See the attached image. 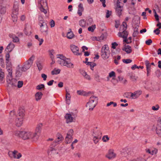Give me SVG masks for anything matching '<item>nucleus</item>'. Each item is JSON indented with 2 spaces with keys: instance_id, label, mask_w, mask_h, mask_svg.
<instances>
[{
  "instance_id": "nucleus-6",
  "label": "nucleus",
  "mask_w": 161,
  "mask_h": 161,
  "mask_svg": "<svg viewBox=\"0 0 161 161\" xmlns=\"http://www.w3.org/2000/svg\"><path fill=\"white\" fill-rule=\"evenodd\" d=\"M57 138L53 142L52 145L53 147H55L57 144L61 142L64 139L62 136L59 133H58L56 135Z\"/></svg>"
},
{
  "instance_id": "nucleus-37",
  "label": "nucleus",
  "mask_w": 161,
  "mask_h": 161,
  "mask_svg": "<svg viewBox=\"0 0 161 161\" xmlns=\"http://www.w3.org/2000/svg\"><path fill=\"white\" fill-rule=\"evenodd\" d=\"M154 11L155 13L154 16L155 17V19L157 21H159V16L157 14L155 10H154Z\"/></svg>"
},
{
  "instance_id": "nucleus-25",
  "label": "nucleus",
  "mask_w": 161,
  "mask_h": 161,
  "mask_svg": "<svg viewBox=\"0 0 161 161\" xmlns=\"http://www.w3.org/2000/svg\"><path fill=\"white\" fill-rule=\"evenodd\" d=\"M67 37L68 38L72 39L74 37V35L72 32H69L67 34Z\"/></svg>"
},
{
  "instance_id": "nucleus-24",
  "label": "nucleus",
  "mask_w": 161,
  "mask_h": 161,
  "mask_svg": "<svg viewBox=\"0 0 161 161\" xmlns=\"http://www.w3.org/2000/svg\"><path fill=\"white\" fill-rule=\"evenodd\" d=\"M115 73L114 71H112L109 73L108 76L107 77V80H109V78L113 77H115Z\"/></svg>"
},
{
  "instance_id": "nucleus-55",
  "label": "nucleus",
  "mask_w": 161,
  "mask_h": 161,
  "mask_svg": "<svg viewBox=\"0 0 161 161\" xmlns=\"http://www.w3.org/2000/svg\"><path fill=\"white\" fill-rule=\"evenodd\" d=\"M113 103H114V102L111 101L110 102L108 103L107 104V106H109L110 105L113 104Z\"/></svg>"
},
{
  "instance_id": "nucleus-26",
  "label": "nucleus",
  "mask_w": 161,
  "mask_h": 161,
  "mask_svg": "<svg viewBox=\"0 0 161 161\" xmlns=\"http://www.w3.org/2000/svg\"><path fill=\"white\" fill-rule=\"evenodd\" d=\"M35 96L36 100H38L42 98V94L41 92H37Z\"/></svg>"
},
{
  "instance_id": "nucleus-11",
  "label": "nucleus",
  "mask_w": 161,
  "mask_h": 161,
  "mask_svg": "<svg viewBox=\"0 0 161 161\" xmlns=\"http://www.w3.org/2000/svg\"><path fill=\"white\" fill-rule=\"evenodd\" d=\"M131 150V149L130 148H125L121 151V154L123 156H126L127 155L130 153Z\"/></svg>"
},
{
  "instance_id": "nucleus-50",
  "label": "nucleus",
  "mask_w": 161,
  "mask_h": 161,
  "mask_svg": "<svg viewBox=\"0 0 161 161\" xmlns=\"http://www.w3.org/2000/svg\"><path fill=\"white\" fill-rule=\"evenodd\" d=\"M131 69L132 70H134L135 69H139L138 66H137L136 65L134 64L131 67Z\"/></svg>"
},
{
  "instance_id": "nucleus-31",
  "label": "nucleus",
  "mask_w": 161,
  "mask_h": 161,
  "mask_svg": "<svg viewBox=\"0 0 161 161\" xmlns=\"http://www.w3.org/2000/svg\"><path fill=\"white\" fill-rule=\"evenodd\" d=\"M101 134V133H100V131L99 130H97L96 131H95V132H94V131L93 132V134L92 135L94 134V135L96 136H100Z\"/></svg>"
},
{
  "instance_id": "nucleus-15",
  "label": "nucleus",
  "mask_w": 161,
  "mask_h": 161,
  "mask_svg": "<svg viewBox=\"0 0 161 161\" xmlns=\"http://www.w3.org/2000/svg\"><path fill=\"white\" fill-rule=\"evenodd\" d=\"M84 8L82 3H80L78 6V10L77 13L80 16H81L82 15V12L83 11Z\"/></svg>"
},
{
  "instance_id": "nucleus-7",
  "label": "nucleus",
  "mask_w": 161,
  "mask_h": 161,
  "mask_svg": "<svg viewBox=\"0 0 161 161\" xmlns=\"http://www.w3.org/2000/svg\"><path fill=\"white\" fill-rule=\"evenodd\" d=\"M116 154L114 152L113 149H109L108 152V153L106 155V157L109 159H112L115 158L116 157Z\"/></svg>"
},
{
  "instance_id": "nucleus-2",
  "label": "nucleus",
  "mask_w": 161,
  "mask_h": 161,
  "mask_svg": "<svg viewBox=\"0 0 161 161\" xmlns=\"http://www.w3.org/2000/svg\"><path fill=\"white\" fill-rule=\"evenodd\" d=\"M98 98L97 97L92 96L90 97L89 102L87 103L86 106L90 110H92L96 105Z\"/></svg>"
},
{
  "instance_id": "nucleus-4",
  "label": "nucleus",
  "mask_w": 161,
  "mask_h": 161,
  "mask_svg": "<svg viewBox=\"0 0 161 161\" xmlns=\"http://www.w3.org/2000/svg\"><path fill=\"white\" fill-rule=\"evenodd\" d=\"M127 29V23L125 21H124L120 27L119 31L120 32L118 34V36H122L124 37H126L127 36H128V32L126 31Z\"/></svg>"
},
{
  "instance_id": "nucleus-38",
  "label": "nucleus",
  "mask_w": 161,
  "mask_h": 161,
  "mask_svg": "<svg viewBox=\"0 0 161 161\" xmlns=\"http://www.w3.org/2000/svg\"><path fill=\"white\" fill-rule=\"evenodd\" d=\"M152 41L151 39H149L145 42V43L147 45H150L152 43Z\"/></svg>"
},
{
  "instance_id": "nucleus-36",
  "label": "nucleus",
  "mask_w": 161,
  "mask_h": 161,
  "mask_svg": "<svg viewBox=\"0 0 161 161\" xmlns=\"http://www.w3.org/2000/svg\"><path fill=\"white\" fill-rule=\"evenodd\" d=\"M94 78H95V80L96 81H100L99 76L98 74H96L95 75Z\"/></svg>"
},
{
  "instance_id": "nucleus-63",
  "label": "nucleus",
  "mask_w": 161,
  "mask_h": 161,
  "mask_svg": "<svg viewBox=\"0 0 161 161\" xmlns=\"http://www.w3.org/2000/svg\"><path fill=\"white\" fill-rule=\"evenodd\" d=\"M158 67L161 69V61H160L158 62Z\"/></svg>"
},
{
  "instance_id": "nucleus-44",
  "label": "nucleus",
  "mask_w": 161,
  "mask_h": 161,
  "mask_svg": "<svg viewBox=\"0 0 161 161\" xmlns=\"http://www.w3.org/2000/svg\"><path fill=\"white\" fill-rule=\"evenodd\" d=\"M131 93V92H126L124 94V96L126 97H129L130 96V97Z\"/></svg>"
},
{
  "instance_id": "nucleus-12",
  "label": "nucleus",
  "mask_w": 161,
  "mask_h": 161,
  "mask_svg": "<svg viewBox=\"0 0 161 161\" xmlns=\"http://www.w3.org/2000/svg\"><path fill=\"white\" fill-rule=\"evenodd\" d=\"M65 118L66 119V123H67L73 122L74 119V118L70 114H66L65 116Z\"/></svg>"
},
{
  "instance_id": "nucleus-19",
  "label": "nucleus",
  "mask_w": 161,
  "mask_h": 161,
  "mask_svg": "<svg viewBox=\"0 0 161 161\" xmlns=\"http://www.w3.org/2000/svg\"><path fill=\"white\" fill-rule=\"evenodd\" d=\"M144 63L146 66L147 75H148L149 73L150 72L151 65L149 61L148 60L145 61L144 62Z\"/></svg>"
},
{
  "instance_id": "nucleus-52",
  "label": "nucleus",
  "mask_w": 161,
  "mask_h": 161,
  "mask_svg": "<svg viewBox=\"0 0 161 161\" xmlns=\"http://www.w3.org/2000/svg\"><path fill=\"white\" fill-rule=\"evenodd\" d=\"M82 51L83 52L85 50V49H86V50H87L88 49V48L86 46H83L82 47Z\"/></svg>"
},
{
  "instance_id": "nucleus-64",
  "label": "nucleus",
  "mask_w": 161,
  "mask_h": 161,
  "mask_svg": "<svg viewBox=\"0 0 161 161\" xmlns=\"http://www.w3.org/2000/svg\"><path fill=\"white\" fill-rule=\"evenodd\" d=\"M158 54L161 55V49L159 48L158 51Z\"/></svg>"
},
{
  "instance_id": "nucleus-47",
  "label": "nucleus",
  "mask_w": 161,
  "mask_h": 161,
  "mask_svg": "<svg viewBox=\"0 0 161 161\" xmlns=\"http://www.w3.org/2000/svg\"><path fill=\"white\" fill-rule=\"evenodd\" d=\"M74 155L75 157H78L79 158H80L81 157V154L79 153H74Z\"/></svg>"
},
{
  "instance_id": "nucleus-20",
  "label": "nucleus",
  "mask_w": 161,
  "mask_h": 161,
  "mask_svg": "<svg viewBox=\"0 0 161 161\" xmlns=\"http://www.w3.org/2000/svg\"><path fill=\"white\" fill-rule=\"evenodd\" d=\"M92 136H93V142L95 144H97L101 139V136H96L94 135V134H92Z\"/></svg>"
},
{
  "instance_id": "nucleus-10",
  "label": "nucleus",
  "mask_w": 161,
  "mask_h": 161,
  "mask_svg": "<svg viewBox=\"0 0 161 161\" xmlns=\"http://www.w3.org/2000/svg\"><path fill=\"white\" fill-rule=\"evenodd\" d=\"M70 49L74 54L76 55H80V53L79 52V48L76 46L73 45H71L70 46Z\"/></svg>"
},
{
  "instance_id": "nucleus-33",
  "label": "nucleus",
  "mask_w": 161,
  "mask_h": 161,
  "mask_svg": "<svg viewBox=\"0 0 161 161\" xmlns=\"http://www.w3.org/2000/svg\"><path fill=\"white\" fill-rule=\"evenodd\" d=\"M158 152V149L156 148H154V149L151 151V154L153 155L156 154Z\"/></svg>"
},
{
  "instance_id": "nucleus-17",
  "label": "nucleus",
  "mask_w": 161,
  "mask_h": 161,
  "mask_svg": "<svg viewBox=\"0 0 161 161\" xmlns=\"http://www.w3.org/2000/svg\"><path fill=\"white\" fill-rule=\"evenodd\" d=\"M78 94L84 96H88L91 93L90 92H86L84 91L78 90L77 92Z\"/></svg>"
},
{
  "instance_id": "nucleus-22",
  "label": "nucleus",
  "mask_w": 161,
  "mask_h": 161,
  "mask_svg": "<svg viewBox=\"0 0 161 161\" xmlns=\"http://www.w3.org/2000/svg\"><path fill=\"white\" fill-rule=\"evenodd\" d=\"M60 72V69L57 68H54L53 69L51 72V74L53 75H57L59 74Z\"/></svg>"
},
{
  "instance_id": "nucleus-28",
  "label": "nucleus",
  "mask_w": 161,
  "mask_h": 161,
  "mask_svg": "<svg viewBox=\"0 0 161 161\" xmlns=\"http://www.w3.org/2000/svg\"><path fill=\"white\" fill-rule=\"evenodd\" d=\"M109 140L108 136L105 135L103 136L102 138V140L103 142H106Z\"/></svg>"
},
{
  "instance_id": "nucleus-61",
  "label": "nucleus",
  "mask_w": 161,
  "mask_h": 161,
  "mask_svg": "<svg viewBox=\"0 0 161 161\" xmlns=\"http://www.w3.org/2000/svg\"><path fill=\"white\" fill-rule=\"evenodd\" d=\"M89 55V53L88 52H85L84 55L85 56H87Z\"/></svg>"
},
{
  "instance_id": "nucleus-32",
  "label": "nucleus",
  "mask_w": 161,
  "mask_h": 161,
  "mask_svg": "<svg viewBox=\"0 0 161 161\" xmlns=\"http://www.w3.org/2000/svg\"><path fill=\"white\" fill-rule=\"evenodd\" d=\"M71 96L70 94L66 91V99L68 100H70Z\"/></svg>"
},
{
  "instance_id": "nucleus-57",
  "label": "nucleus",
  "mask_w": 161,
  "mask_h": 161,
  "mask_svg": "<svg viewBox=\"0 0 161 161\" xmlns=\"http://www.w3.org/2000/svg\"><path fill=\"white\" fill-rule=\"evenodd\" d=\"M142 16H144V19H145L146 18V13L145 12H142Z\"/></svg>"
},
{
  "instance_id": "nucleus-5",
  "label": "nucleus",
  "mask_w": 161,
  "mask_h": 161,
  "mask_svg": "<svg viewBox=\"0 0 161 161\" xmlns=\"http://www.w3.org/2000/svg\"><path fill=\"white\" fill-rule=\"evenodd\" d=\"M73 130L72 129L69 130L67 134V136L65 139L66 143L68 144L70 143L72 140V136L73 135Z\"/></svg>"
},
{
  "instance_id": "nucleus-29",
  "label": "nucleus",
  "mask_w": 161,
  "mask_h": 161,
  "mask_svg": "<svg viewBox=\"0 0 161 161\" xmlns=\"http://www.w3.org/2000/svg\"><path fill=\"white\" fill-rule=\"evenodd\" d=\"M122 61L123 63L127 64L130 63H131L132 61V60L130 59H123L122 60Z\"/></svg>"
},
{
  "instance_id": "nucleus-21",
  "label": "nucleus",
  "mask_w": 161,
  "mask_h": 161,
  "mask_svg": "<svg viewBox=\"0 0 161 161\" xmlns=\"http://www.w3.org/2000/svg\"><path fill=\"white\" fill-rule=\"evenodd\" d=\"M120 37H123L124 38L123 40V42H125L127 44H129L131 42V37H129L128 39H127V36L126 37H123V36H119Z\"/></svg>"
},
{
  "instance_id": "nucleus-58",
  "label": "nucleus",
  "mask_w": 161,
  "mask_h": 161,
  "mask_svg": "<svg viewBox=\"0 0 161 161\" xmlns=\"http://www.w3.org/2000/svg\"><path fill=\"white\" fill-rule=\"evenodd\" d=\"M157 26L158 27L159 29L161 28V23H159L157 25Z\"/></svg>"
},
{
  "instance_id": "nucleus-54",
  "label": "nucleus",
  "mask_w": 161,
  "mask_h": 161,
  "mask_svg": "<svg viewBox=\"0 0 161 161\" xmlns=\"http://www.w3.org/2000/svg\"><path fill=\"white\" fill-rule=\"evenodd\" d=\"M147 31V30L146 29H143L140 31V33H142L143 32H145Z\"/></svg>"
},
{
  "instance_id": "nucleus-8",
  "label": "nucleus",
  "mask_w": 161,
  "mask_h": 161,
  "mask_svg": "<svg viewBox=\"0 0 161 161\" xmlns=\"http://www.w3.org/2000/svg\"><path fill=\"white\" fill-rule=\"evenodd\" d=\"M156 132L158 135L161 137V118L158 121V124L156 129Z\"/></svg>"
},
{
  "instance_id": "nucleus-16",
  "label": "nucleus",
  "mask_w": 161,
  "mask_h": 161,
  "mask_svg": "<svg viewBox=\"0 0 161 161\" xmlns=\"http://www.w3.org/2000/svg\"><path fill=\"white\" fill-rule=\"evenodd\" d=\"M123 51H125L127 53H130L132 52L131 47L129 45L125 46L122 49Z\"/></svg>"
},
{
  "instance_id": "nucleus-39",
  "label": "nucleus",
  "mask_w": 161,
  "mask_h": 161,
  "mask_svg": "<svg viewBox=\"0 0 161 161\" xmlns=\"http://www.w3.org/2000/svg\"><path fill=\"white\" fill-rule=\"evenodd\" d=\"M118 46V44L117 43L114 42L112 43V48L113 49H115L116 47Z\"/></svg>"
},
{
  "instance_id": "nucleus-56",
  "label": "nucleus",
  "mask_w": 161,
  "mask_h": 161,
  "mask_svg": "<svg viewBox=\"0 0 161 161\" xmlns=\"http://www.w3.org/2000/svg\"><path fill=\"white\" fill-rule=\"evenodd\" d=\"M145 150L147 153H148L150 154H151V151L149 149H146Z\"/></svg>"
},
{
  "instance_id": "nucleus-41",
  "label": "nucleus",
  "mask_w": 161,
  "mask_h": 161,
  "mask_svg": "<svg viewBox=\"0 0 161 161\" xmlns=\"http://www.w3.org/2000/svg\"><path fill=\"white\" fill-rule=\"evenodd\" d=\"M96 65V64L95 63H92L90 65V69L92 70H93V68L94 66Z\"/></svg>"
},
{
  "instance_id": "nucleus-34",
  "label": "nucleus",
  "mask_w": 161,
  "mask_h": 161,
  "mask_svg": "<svg viewBox=\"0 0 161 161\" xmlns=\"http://www.w3.org/2000/svg\"><path fill=\"white\" fill-rule=\"evenodd\" d=\"M130 78L132 80V81H135L136 80L137 77L133 75H132L130 76Z\"/></svg>"
},
{
  "instance_id": "nucleus-49",
  "label": "nucleus",
  "mask_w": 161,
  "mask_h": 161,
  "mask_svg": "<svg viewBox=\"0 0 161 161\" xmlns=\"http://www.w3.org/2000/svg\"><path fill=\"white\" fill-rule=\"evenodd\" d=\"M55 22L53 20H51V27H54L55 26Z\"/></svg>"
},
{
  "instance_id": "nucleus-46",
  "label": "nucleus",
  "mask_w": 161,
  "mask_h": 161,
  "mask_svg": "<svg viewBox=\"0 0 161 161\" xmlns=\"http://www.w3.org/2000/svg\"><path fill=\"white\" fill-rule=\"evenodd\" d=\"M100 1L103 4V6L104 7H106V1L105 0H100Z\"/></svg>"
},
{
  "instance_id": "nucleus-23",
  "label": "nucleus",
  "mask_w": 161,
  "mask_h": 161,
  "mask_svg": "<svg viewBox=\"0 0 161 161\" xmlns=\"http://www.w3.org/2000/svg\"><path fill=\"white\" fill-rule=\"evenodd\" d=\"M79 25L82 27L85 26L86 25V21L84 19H81L79 21Z\"/></svg>"
},
{
  "instance_id": "nucleus-14",
  "label": "nucleus",
  "mask_w": 161,
  "mask_h": 161,
  "mask_svg": "<svg viewBox=\"0 0 161 161\" xmlns=\"http://www.w3.org/2000/svg\"><path fill=\"white\" fill-rule=\"evenodd\" d=\"M123 10V7L121 6L120 5H116V12L119 16H120L121 14V12Z\"/></svg>"
},
{
  "instance_id": "nucleus-18",
  "label": "nucleus",
  "mask_w": 161,
  "mask_h": 161,
  "mask_svg": "<svg viewBox=\"0 0 161 161\" xmlns=\"http://www.w3.org/2000/svg\"><path fill=\"white\" fill-rule=\"evenodd\" d=\"M138 27L139 26L137 25H136L135 27H134V32L132 35L133 37H136L139 34Z\"/></svg>"
},
{
  "instance_id": "nucleus-48",
  "label": "nucleus",
  "mask_w": 161,
  "mask_h": 161,
  "mask_svg": "<svg viewBox=\"0 0 161 161\" xmlns=\"http://www.w3.org/2000/svg\"><path fill=\"white\" fill-rule=\"evenodd\" d=\"M44 87V86L43 85H40L37 86V89H40L42 88H43Z\"/></svg>"
},
{
  "instance_id": "nucleus-40",
  "label": "nucleus",
  "mask_w": 161,
  "mask_h": 161,
  "mask_svg": "<svg viewBox=\"0 0 161 161\" xmlns=\"http://www.w3.org/2000/svg\"><path fill=\"white\" fill-rule=\"evenodd\" d=\"M52 50H51V59L52 60V63H51V64H53L55 62V59H54V58H53V57H52V55H52Z\"/></svg>"
},
{
  "instance_id": "nucleus-45",
  "label": "nucleus",
  "mask_w": 161,
  "mask_h": 161,
  "mask_svg": "<svg viewBox=\"0 0 161 161\" xmlns=\"http://www.w3.org/2000/svg\"><path fill=\"white\" fill-rule=\"evenodd\" d=\"M115 27L116 28H117L119 27V24L118 21H115Z\"/></svg>"
},
{
  "instance_id": "nucleus-53",
  "label": "nucleus",
  "mask_w": 161,
  "mask_h": 161,
  "mask_svg": "<svg viewBox=\"0 0 161 161\" xmlns=\"http://www.w3.org/2000/svg\"><path fill=\"white\" fill-rule=\"evenodd\" d=\"M88 3L89 4H92L93 3L94 1V0H86Z\"/></svg>"
},
{
  "instance_id": "nucleus-13",
  "label": "nucleus",
  "mask_w": 161,
  "mask_h": 161,
  "mask_svg": "<svg viewBox=\"0 0 161 161\" xmlns=\"http://www.w3.org/2000/svg\"><path fill=\"white\" fill-rule=\"evenodd\" d=\"M80 72L81 74L82 75L85 79L88 80H91V78L90 76L88 75L86 72L84 70L82 69H80Z\"/></svg>"
},
{
  "instance_id": "nucleus-62",
  "label": "nucleus",
  "mask_w": 161,
  "mask_h": 161,
  "mask_svg": "<svg viewBox=\"0 0 161 161\" xmlns=\"http://www.w3.org/2000/svg\"><path fill=\"white\" fill-rule=\"evenodd\" d=\"M42 77L44 79V80H45L46 79L47 76L45 74H42Z\"/></svg>"
},
{
  "instance_id": "nucleus-51",
  "label": "nucleus",
  "mask_w": 161,
  "mask_h": 161,
  "mask_svg": "<svg viewBox=\"0 0 161 161\" xmlns=\"http://www.w3.org/2000/svg\"><path fill=\"white\" fill-rule=\"evenodd\" d=\"M58 86L59 87H62L63 86V83L62 82H60L58 84Z\"/></svg>"
},
{
  "instance_id": "nucleus-59",
  "label": "nucleus",
  "mask_w": 161,
  "mask_h": 161,
  "mask_svg": "<svg viewBox=\"0 0 161 161\" xmlns=\"http://www.w3.org/2000/svg\"><path fill=\"white\" fill-rule=\"evenodd\" d=\"M14 42H18L19 41V39L17 37H15L14 38Z\"/></svg>"
},
{
  "instance_id": "nucleus-30",
  "label": "nucleus",
  "mask_w": 161,
  "mask_h": 161,
  "mask_svg": "<svg viewBox=\"0 0 161 161\" xmlns=\"http://www.w3.org/2000/svg\"><path fill=\"white\" fill-rule=\"evenodd\" d=\"M159 106L158 104H157L155 106H153L152 108V109L153 110L157 111L159 109Z\"/></svg>"
},
{
  "instance_id": "nucleus-9",
  "label": "nucleus",
  "mask_w": 161,
  "mask_h": 161,
  "mask_svg": "<svg viewBox=\"0 0 161 161\" xmlns=\"http://www.w3.org/2000/svg\"><path fill=\"white\" fill-rule=\"evenodd\" d=\"M142 92L141 90H138L135 91L133 93H131L130 97L132 99H136L138 98L141 94Z\"/></svg>"
},
{
  "instance_id": "nucleus-1",
  "label": "nucleus",
  "mask_w": 161,
  "mask_h": 161,
  "mask_svg": "<svg viewBox=\"0 0 161 161\" xmlns=\"http://www.w3.org/2000/svg\"><path fill=\"white\" fill-rule=\"evenodd\" d=\"M57 58H58L57 60L58 63L61 66H65L69 68L73 67V64L70 62V60L63 55H58Z\"/></svg>"
},
{
  "instance_id": "nucleus-60",
  "label": "nucleus",
  "mask_w": 161,
  "mask_h": 161,
  "mask_svg": "<svg viewBox=\"0 0 161 161\" xmlns=\"http://www.w3.org/2000/svg\"><path fill=\"white\" fill-rule=\"evenodd\" d=\"M128 105V104L127 103H125V104H124L123 103H122L120 104V106L122 107H126Z\"/></svg>"
},
{
  "instance_id": "nucleus-43",
  "label": "nucleus",
  "mask_w": 161,
  "mask_h": 161,
  "mask_svg": "<svg viewBox=\"0 0 161 161\" xmlns=\"http://www.w3.org/2000/svg\"><path fill=\"white\" fill-rule=\"evenodd\" d=\"M154 33H155L156 35H158L160 32V31L159 30V29L158 28L156 29V30H154L153 31Z\"/></svg>"
},
{
  "instance_id": "nucleus-3",
  "label": "nucleus",
  "mask_w": 161,
  "mask_h": 161,
  "mask_svg": "<svg viewBox=\"0 0 161 161\" xmlns=\"http://www.w3.org/2000/svg\"><path fill=\"white\" fill-rule=\"evenodd\" d=\"M101 51L102 58L104 59L108 58L110 55V51L108 46L107 45H104L102 47Z\"/></svg>"
},
{
  "instance_id": "nucleus-27",
  "label": "nucleus",
  "mask_w": 161,
  "mask_h": 161,
  "mask_svg": "<svg viewBox=\"0 0 161 161\" xmlns=\"http://www.w3.org/2000/svg\"><path fill=\"white\" fill-rule=\"evenodd\" d=\"M96 25H92V26L89 27L88 28V30L89 31L93 32L94 31L95 29L96 28Z\"/></svg>"
},
{
  "instance_id": "nucleus-42",
  "label": "nucleus",
  "mask_w": 161,
  "mask_h": 161,
  "mask_svg": "<svg viewBox=\"0 0 161 161\" xmlns=\"http://www.w3.org/2000/svg\"><path fill=\"white\" fill-rule=\"evenodd\" d=\"M23 84V82L22 81H19L18 82V87L19 88L21 87Z\"/></svg>"
},
{
  "instance_id": "nucleus-35",
  "label": "nucleus",
  "mask_w": 161,
  "mask_h": 161,
  "mask_svg": "<svg viewBox=\"0 0 161 161\" xmlns=\"http://www.w3.org/2000/svg\"><path fill=\"white\" fill-rule=\"evenodd\" d=\"M111 11H109V10H107V12H106V17L107 18H109L110 15L111 14Z\"/></svg>"
}]
</instances>
